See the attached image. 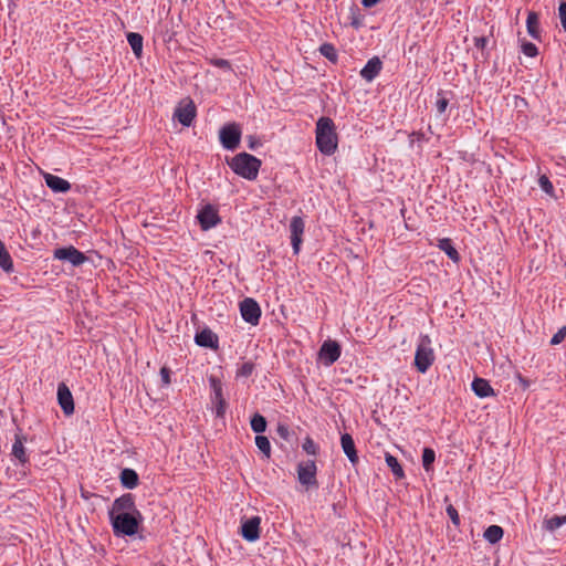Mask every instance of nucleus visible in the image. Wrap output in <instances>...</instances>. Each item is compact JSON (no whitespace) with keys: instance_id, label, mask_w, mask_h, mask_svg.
Returning <instances> with one entry per match:
<instances>
[{"instance_id":"1","label":"nucleus","mask_w":566,"mask_h":566,"mask_svg":"<svg viewBox=\"0 0 566 566\" xmlns=\"http://www.w3.org/2000/svg\"><path fill=\"white\" fill-rule=\"evenodd\" d=\"M316 146L326 155H333L337 149V134L332 118L323 116L316 122Z\"/></svg>"},{"instance_id":"2","label":"nucleus","mask_w":566,"mask_h":566,"mask_svg":"<svg viewBox=\"0 0 566 566\" xmlns=\"http://www.w3.org/2000/svg\"><path fill=\"white\" fill-rule=\"evenodd\" d=\"M227 164L235 175L252 181L258 178L262 161L255 156L243 151L228 159Z\"/></svg>"},{"instance_id":"3","label":"nucleus","mask_w":566,"mask_h":566,"mask_svg":"<svg viewBox=\"0 0 566 566\" xmlns=\"http://www.w3.org/2000/svg\"><path fill=\"white\" fill-rule=\"evenodd\" d=\"M108 515L113 532L116 536L136 535L140 523L144 521L140 511H136L135 513H119Z\"/></svg>"},{"instance_id":"4","label":"nucleus","mask_w":566,"mask_h":566,"mask_svg":"<svg viewBox=\"0 0 566 566\" xmlns=\"http://www.w3.org/2000/svg\"><path fill=\"white\" fill-rule=\"evenodd\" d=\"M434 361V352L429 335H420L415 354V367L421 374L428 371Z\"/></svg>"},{"instance_id":"5","label":"nucleus","mask_w":566,"mask_h":566,"mask_svg":"<svg viewBox=\"0 0 566 566\" xmlns=\"http://www.w3.org/2000/svg\"><path fill=\"white\" fill-rule=\"evenodd\" d=\"M241 128L237 123L223 125L219 130V138L222 147L228 150L238 148L241 140Z\"/></svg>"},{"instance_id":"6","label":"nucleus","mask_w":566,"mask_h":566,"mask_svg":"<svg viewBox=\"0 0 566 566\" xmlns=\"http://www.w3.org/2000/svg\"><path fill=\"white\" fill-rule=\"evenodd\" d=\"M53 258L60 261H66L73 266H80L88 260L83 252L73 245L55 249L53 251Z\"/></svg>"},{"instance_id":"7","label":"nucleus","mask_w":566,"mask_h":566,"mask_svg":"<svg viewBox=\"0 0 566 566\" xmlns=\"http://www.w3.org/2000/svg\"><path fill=\"white\" fill-rule=\"evenodd\" d=\"M340 354V345L336 340L327 339L318 350V359L324 366L328 367L338 360Z\"/></svg>"},{"instance_id":"8","label":"nucleus","mask_w":566,"mask_h":566,"mask_svg":"<svg viewBox=\"0 0 566 566\" xmlns=\"http://www.w3.org/2000/svg\"><path fill=\"white\" fill-rule=\"evenodd\" d=\"M240 313L243 321H245L247 323L253 326L259 324L261 317V307L254 298H244L240 303Z\"/></svg>"},{"instance_id":"9","label":"nucleus","mask_w":566,"mask_h":566,"mask_svg":"<svg viewBox=\"0 0 566 566\" xmlns=\"http://www.w3.org/2000/svg\"><path fill=\"white\" fill-rule=\"evenodd\" d=\"M316 473L317 467L313 460L302 462L297 465V479L302 485L307 488L317 486Z\"/></svg>"},{"instance_id":"10","label":"nucleus","mask_w":566,"mask_h":566,"mask_svg":"<svg viewBox=\"0 0 566 566\" xmlns=\"http://www.w3.org/2000/svg\"><path fill=\"white\" fill-rule=\"evenodd\" d=\"M202 230L207 231L221 222L218 210L212 205H206L197 216Z\"/></svg>"},{"instance_id":"11","label":"nucleus","mask_w":566,"mask_h":566,"mask_svg":"<svg viewBox=\"0 0 566 566\" xmlns=\"http://www.w3.org/2000/svg\"><path fill=\"white\" fill-rule=\"evenodd\" d=\"M139 511L135 504V496L130 493L123 494L114 500L108 514L135 513Z\"/></svg>"},{"instance_id":"12","label":"nucleus","mask_w":566,"mask_h":566,"mask_svg":"<svg viewBox=\"0 0 566 566\" xmlns=\"http://www.w3.org/2000/svg\"><path fill=\"white\" fill-rule=\"evenodd\" d=\"M304 228H305V223L301 217L295 216L291 219V222H290L291 244H292L294 254H298V252L301 250Z\"/></svg>"},{"instance_id":"13","label":"nucleus","mask_w":566,"mask_h":566,"mask_svg":"<svg viewBox=\"0 0 566 566\" xmlns=\"http://www.w3.org/2000/svg\"><path fill=\"white\" fill-rule=\"evenodd\" d=\"M260 516H252L241 523V535L248 542H255L260 538Z\"/></svg>"},{"instance_id":"14","label":"nucleus","mask_w":566,"mask_h":566,"mask_svg":"<svg viewBox=\"0 0 566 566\" xmlns=\"http://www.w3.org/2000/svg\"><path fill=\"white\" fill-rule=\"evenodd\" d=\"M57 401L64 415L70 416L74 412L73 396L64 382L57 385Z\"/></svg>"},{"instance_id":"15","label":"nucleus","mask_w":566,"mask_h":566,"mask_svg":"<svg viewBox=\"0 0 566 566\" xmlns=\"http://www.w3.org/2000/svg\"><path fill=\"white\" fill-rule=\"evenodd\" d=\"M174 117L177 118L181 125L189 127L196 117V106L193 102L189 101L185 106L177 107Z\"/></svg>"},{"instance_id":"16","label":"nucleus","mask_w":566,"mask_h":566,"mask_svg":"<svg viewBox=\"0 0 566 566\" xmlns=\"http://www.w3.org/2000/svg\"><path fill=\"white\" fill-rule=\"evenodd\" d=\"M195 342L200 347L217 349L219 346V339L210 328H203L198 332L195 336Z\"/></svg>"},{"instance_id":"17","label":"nucleus","mask_w":566,"mask_h":566,"mask_svg":"<svg viewBox=\"0 0 566 566\" xmlns=\"http://www.w3.org/2000/svg\"><path fill=\"white\" fill-rule=\"evenodd\" d=\"M382 69V63L379 57L374 56L367 61L365 66L360 71V76L367 82H371L375 77L378 76Z\"/></svg>"},{"instance_id":"18","label":"nucleus","mask_w":566,"mask_h":566,"mask_svg":"<svg viewBox=\"0 0 566 566\" xmlns=\"http://www.w3.org/2000/svg\"><path fill=\"white\" fill-rule=\"evenodd\" d=\"M44 180L46 186L54 192L65 193L71 189V184L59 176L45 174Z\"/></svg>"},{"instance_id":"19","label":"nucleus","mask_w":566,"mask_h":566,"mask_svg":"<svg viewBox=\"0 0 566 566\" xmlns=\"http://www.w3.org/2000/svg\"><path fill=\"white\" fill-rule=\"evenodd\" d=\"M340 446H342L344 453L348 458L349 462L352 464H356L358 462V454H357L354 439L349 433H343L340 436Z\"/></svg>"},{"instance_id":"20","label":"nucleus","mask_w":566,"mask_h":566,"mask_svg":"<svg viewBox=\"0 0 566 566\" xmlns=\"http://www.w3.org/2000/svg\"><path fill=\"white\" fill-rule=\"evenodd\" d=\"M471 388L480 398H486L495 395L490 382L483 378H475L471 384Z\"/></svg>"},{"instance_id":"21","label":"nucleus","mask_w":566,"mask_h":566,"mask_svg":"<svg viewBox=\"0 0 566 566\" xmlns=\"http://www.w3.org/2000/svg\"><path fill=\"white\" fill-rule=\"evenodd\" d=\"M120 483L124 488L133 490L139 483L138 474L135 470L125 468L122 470L119 475Z\"/></svg>"},{"instance_id":"22","label":"nucleus","mask_w":566,"mask_h":566,"mask_svg":"<svg viewBox=\"0 0 566 566\" xmlns=\"http://www.w3.org/2000/svg\"><path fill=\"white\" fill-rule=\"evenodd\" d=\"M25 438L22 436H15V440L12 446V455L21 463L24 464L28 462L29 458L24 448Z\"/></svg>"},{"instance_id":"23","label":"nucleus","mask_w":566,"mask_h":566,"mask_svg":"<svg viewBox=\"0 0 566 566\" xmlns=\"http://www.w3.org/2000/svg\"><path fill=\"white\" fill-rule=\"evenodd\" d=\"M527 33L535 40H541L538 14L534 11L528 12L526 19Z\"/></svg>"},{"instance_id":"24","label":"nucleus","mask_w":566,"mask_h":566,"mask_svg":"<svg viewBox=\"0 0 566 566\" xmlns=\"http://www.w3.org/2000/svg\"><path fill=\"white\" fill-rule=\"evenodd\" d=\"M439 249L442 250L452 261L458 262L460 260V254L457 249L453 247L451 239L444 238L439 240L438 244Z\"/></svg>"},{"instance_id":"25","label":"nucleus","mask_w":566,"mask_h":566,"mask_svg":"<svg viewBox=\"0 0 566 566\" xmlns=\"http://www.w3.org/2000/svg\"><path fill=\"white\" fill-rule=\"evenodd\" d=\"M0 268L7 272L11 273L13 271V261L8 252L4 243L0 240Z\"/></svg>"},{"instance_id":"26","label":"nucleus","mask_w":566,"mask_h":566,"mask_svg":"<svg viewBox=\"0 0 566 566\" xmlns=\"http://www.w3.org/2000/svg\"><path fill=\"white\" fill-rule=\"evenodd\" d=\"M385 461H386L387 465L390 468L392 474L395 475V478L397 480H400L405 476L402 467L400 465V463L396 457H394L389 452H386Z\"/></svg>"},{"instance_id":"27","label":"nucleus","mask_w":566,"mask_h":566,"mask_svg":"<svg viewBox=\"0 0 566 566\" xmlns=\"http://www.w3.org/2000/svg\"><path fill=\"white\" fill-rule=\"evenodd\" d=\"M503 534L504 531L501 526L491 525L484 531L483 536L490 544H496L502 539Z\"/></svg>"},{"instance_id":"28","label":"nucleus","mask_w":566,"mask_h":566,"mask_svg":"<svg viewBox=\"0 0 566 566\" xmlns=\"http://www.w3.org/2000/svg\"><path fill=\"white\" fill-rule=\"evenodd\" d=\"M565 524H566V515H563V516L554 515V516L545 518L543 521V528L552 533Z\"/></svg>"},{"instance_id":"29","label":"nucleus","mask_w":566,"mask_h":566,"mask_svg":"<svg viewBox=\"0 0 566 566\" xmlns=\"http://www.w3.org/2000/svg\"><path fill=\"white\" fill-rule=\"evenodd\" d=\"M127 41L130 45L134 54L139 57L143 53V36L136 32H129L127 34Z\"/></svg>"},{"instance_id":"30","label":"nucleus","mask_w":566,"mask_h":566,"mask_svg":"<svg viewBox=\"0 0 566 566\" xmlns=\"http://www.w3.org/2000/svg\"><path fill=\"white\" fill-rule=\"evenodd\" d=\"M209 384L211 388V402H216L219 400H223V394H222V382L219 378L214 376L209 377Z\"/></svg>"},{"instance_id":"31","label":"nucleus","mask_w":566,"mask_h":566,"mask_svg":"<svg viewBox=\"0 0 566 566\" xmlns=\"http://www.w3.org/2000/svg\"><path fill=\"white\" fill-rule=\"evenodd\" d=\"M250 424H251V429L255 432V433H262L266 430V419L259 412H255L252 418H251V421H250Z\"/></svg>"},{"instance_id":"32","label":"nucleus","mask_w":566,"mask_h":566,"mask_svg":"<svg viewBox=\"0 0 566 566\" xmlns=\"http://www.w3.org/2000/svg\"><path fill=\"white\" fill-rule=\"evenodd\" d=\"M255 444L258 449L264 454L266 459L271 457V443L268 437L258 434L255 437Z\"/></svg>"},{"instance_id":"33","label":"nucleus","mask_w":566,"mask_h":566,"mask_svg":"<svg viewBox=\"0 0 566 566\" xmlns=\"http://www.w3.org/2000/svg\"><path fill=\"white\" fill-rule=\"evenodd\" d=\"M436 460V452L430 448H424L422 452V467L428 472L431 470Z\"/></svg>"},{"instance_id":"34","label":"nucleus","mask_w":566,"mask_h":566,"mask_svg":"<svg viewBox=\"0 0 566 566\" xmlns=\"http://www.w3.org/2000/svg\"><path fill=\"white\" fill-rule=\"evenodd\" d=\"M319 52L323 56H325L331 62L337 61V52L333 44L324 43L319 46Z\"/></svg>"},{"instance_id":"35","label":"nucleus","mask_w":566,"mask_h":566,"mask_svg":"<svg viewBox=\"0 0 566 566\" xmlns=\"http://www.w3.org/2000/svg\"><path fill=\"white\" fill-rule=\"evenodd\" d=\"M209 64L223 70L224 72H233L231 63L226 59L212 57L208 60Z\"/></svg>"},{"instance_id":"36","label":"nucleus","mask_w":566,"mask_h":566,"mask_svg":"<svg viewBox=\"0 0 566 566\" xmlns=\"http://www.w3.org/2000/svg\"><path fill=\"white\" fill-rule=\"evenodd\" d=\"M254 370V364L251 361H247L241 365V367L237 370L238 378H248L252 375Z\"/></svg>"},{"instance_id":"37","label":"nucleus","mask_w":566,"mask_h":566,"mask_svg":"<svg viewBox=\"0 0 566 566\" xmlns=\"http://www.w3.org/2000/svg\"><path fill=\"white\" fill-rule=\"evenodd\" d=\"M538 185L541 187V189L549 195V196H553L554 193V186L553 184L551 182V180L548 179L547 176L545 175H542L539 178H538Z\"/></svg>"},{"instance_id":"38","label":"nucleus","mask_w":566,"mask_h":566,"mask_svg":"<svg viewBox=\"0 0 566 566\" xmlns=\"http://www.w3.org/2000/svg\"><path fill=\"white\" fill-rule=\"evenodd\" d=\"M302 448L307 454L315 455L318 452V447L311 437L304 439Z\"/></svg>"},{"instance_id":"39","label":"nucleus","mask_w":566,"mask_h":566,"mask_svg":"<svg viewBox=\"0 0 566 566\" xmlns=\"http://www.w3.org/2000/svg\"><path fill=\"white\" fill-rule=\"evenodd\" d=\"M522 52L528 57H535L538 54V49L534 43L524 41L522 43Z\"/></svg>"},{"instance_id":"40","label":"nucleus","mask_w":566,"mask_h":566,"mask_svg":"<svg viewBox=\"0 0 566 566\" xmlns=\"http://www.w3.org/2000/svg\"><path fill=\"white\" fill-rule=\"evenodd\" d=\"M212 405H213V409H214L216 416L218 418H223L224 415H226V410H227V401H226V399L216 401Z\"/></svg>"},{"instance_id":"41","label":"nucleus","mask_w":566,"mask_h":566,"mask_svg":"<svg viewBox=\"0 0 566 566\" xmlns=\"http://www.w3.org/2000/svg\"><path fill=\"white\" fill-rule=\"evenodd\" d=\"M446 512H447L448 516L450 517V520L452 521V523L455 526H459L460 525V516H459L457 509L452 504H450L447 506Z\"/></svg>"},{"instance_id":"42","label":"nucleus","mask_w":566,"mask_h":566,"mask_svg":"<svg viewBox=\"0 0 566 566\" xmlns=\"http://www.w3.org/2000/svg\"><path fill=\"white\" fill-rule=\"evenodd\" d=\"M277 436L284 441H289L291 437L290 428L284 423H279L276 427Z\"/></svg>"},{"instance_id":"43","label":"nucleus","mask_w":566,"mask_h":566,"mask_svg":"<svg viewBox=\"0 0 566 566\" xmlns=\"http://www.w3.org/2000/svg\"><path fill=\"white\" fill-rule=\"evenodd\" d=\"M566 337V327L559 328L551 338V345H558L560 344Z\"/></svg>"},{"instance_id":"44","label":"nucleus","mask_w":566,"mask_h":566,"mask_svg":"<svg viewBox=\"0 0 566 566\" xmlns=\"http://www.w3.org/2000/svg\"><path fill=\"white\" fill-rule=\"evenodd\" d=\"M439 98L437 99L436 107L439 114H443L449 105V99L442 96L441 93L438 94Z\"/></svg>"},{"instance_id":"45","label":"nucleus","mask_w":566,"mask_h":566,"mask_svg":"<svg viewBox=\"0 0 566 566\" xmlns=\"http://www.w3.org/2000/svg\"><path fill=\"white\" fill-rule=\"evenodd\" d=\"M558 14L560 19V24L566 32V2H562L558 8Z\"/></svg>"},{"instance_id":"46","label":"nucleus","mask_w":566,"mask_h":566,"mask_svg":"<svg viewBox=\"0 0 566 566\" xmlns=\"http://www.w3.org/2000/svg\"><path fill=\"white\" fill-rule=\"evenodd\" d=\"M160 377L161 381L165 386H168L170 384V370L167 367L160 368Z\"/></svg>"},{"instance_id":"47","label":"nucleus","mask_w":566,"mask_h":566,"mask_svg":"<svg viewBox=\"0 0 566 566\" xmlns=\"http://www.w3.org/2000/svg\"><path fill=\"white\" fill-rule=\"evenodd\" d=\"M488 42H489V40L486 36H475L474 38V45H475V48H478L480 50H484Z\"/></svg>"},{"instance_id":"48","label":"nucleus","mask_w":566,"mask_h":566,"mask_svg":"<svg viewBox=\"0 0 566 566\" xmlns=\"http://www.w3.org/2000/svg\"><path fill=\"white\" fill-rule=\"evenodd\" d=\"M516 379L524 390L527 389L531 385V381L527 378L523 377L521 374L516 375Z\"/></svg>"},{"instance_id":"49","label":"nucleus","mask_w":566,"mask_h":566,"mask_svg":"<svg viewBox=\"0 0 566 566\" xmlns=\"http://www.w3.org/2000/svg\"><path fill=\"white\" fill-rule=\"evenodd\" d=\"M380 0H361V4L364 8H373L376 6Z\"/></svg>"},{"instance_id":"50","label":"nucleus","mask_w":566,"mask_h":566,"mask_svg":"<svg viewBox=\"0 0 566 566\" xmlns=\"http://www.w3.org/2000/svg\"><path fill=\"white\" fill-rule=\"evenodd\" d=\"M258 145H260V143L253 136H249V148L255 149Z\"/></svg>"},{"instance_id":"51","label":"nucleus","mask_w":566,"mask_h":566,"mask_svg":"<svg viewBox=\"0 0 566 566\" xmlns=\"http://www.w3.org/2000/svg\"><path fill=\"white\" fill-rule=\"evenodd\" d=\"M352 25L356 29H358L361 25L360 19L358 17H353L352 19Z\"/></svg>"}]
</instances>
